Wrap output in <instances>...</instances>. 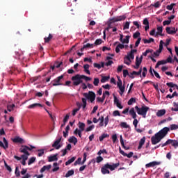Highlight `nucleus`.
Here are the masks:
<instances>
[{
	"label": "nucleus",
	"mask_w": 178,
	"mask_h": 178,
	"mask_svg": "<svg viewBox=\"0 0 178 178\" xmlns=\"http://www.w3.org/2000/svg\"><path fill=\"white\" fill-rule=\"evenodd\" d=\"M120 163H116L113 164H109V163H106L104 165V166L101 168V172L102 175H111V171L113 172V170H115L117 168H119Z\"/></svg>",
	"instance_id": "obj_1"
},
{
	"label": "nucleus",
	"mask_w": 178,
	"mask_h": 178,
	"mask_svg": "<svg viewBox=\"0 0 178 178\" xmlns=\"http://www.w3.org/2000/svg\"><path fill=\"white\" fill-rule=\"evenodd\" d=\"M72 81H73L72 84L73 86H74L75 87H77V86H80V84H81V83H83V76L81 74H76L74 76H73L71 78Z\"/></svg>",
	"instance_id": "obj_2"
},
{
	"label": "nucleus",
	"mask_w": 178,
	"mask_h": 178,
	"mask_svg": "<svg viewBox=\"0 0 178 178\" xmlns=\"http://www.w3.org/2000/svg\"><path fill=\"white\" fill-rule=\"evenodd\" d=\"M29 147L27 145H22V147L19 149L20 152H22V154H25V155L30 156V153H29V151H33V149H35V147L31 145H30Z\"/></svg>",
	"instance_id": "obj_3"
},
{
	"label": "nucleus",
	"mask_w": 178,
	"mask_h": 178,
	"mask_svg": "<svg viewBox=\"0 0 178 178\" xmlns=\"http://www.w3.org/2000/svg\"><path fill=\"white\" fill-rule=\"evenodd\" d=\"M169 144H171L174 148H177L178 147V140H172V139H168L165 143H163L161 145V147H166V145H169Z\"/></svg>",
	"instance_id": "obj_4"
},
{
	"label": "nucleus",
	"mask_w": 178,
	"mask_h": 178,
	"mask_svg": "<svg viewBox=\"0 0 178 178\" xmlns=\"http://www.w3.org/2000/svg\"><path fill=\"white\" fill-rule=\"evenodd\" d=\"M83 97L87 99H89L90 102L95 101V92L92 91H89L88 93H83Z\"/></svg>",
	"instance_id": "obj_5"
},
{
	"label": "nucleus",
	"mask_w": 178,
	"mask_h": 178,
	"mask_svg": "<svg viewBox=\"0 0 178 178\" xmlns=\"http://www.w3.org/2000/svg\"><path fill=\"white\" fill-rule=\"evenodd\" d=\"M169 131H170V128L164 127L156 134L161 138V139H163V138L166 137V135L168 133H169Z\"/></svg>",
	"instance_id": "obj_6"
},
{
	"label": "nucleus",
	"mask_w": 178,
	"mask_h": 178,
	"mask_svg": "<svg viewBox=\"0 0 178 178\" xmlns=\"http://www.w3.org/2000/svg\"><path fill=\"white\" fill-rule=\"evenodd\" d=\"M148 111H149V107L143 106L139 111H138V115H140L143 118H147V112H148Z\"/></svg>",
	"instance_id": "obj_7"
},
{
	"label": "nucleus",
	"mask_w": 178,
	"mask_h": 178,
	"mask_svg": "<svg viewBox=\"0 0 178 178\" xmlns=\"http://www.w3.org/2000/svg\"><path fill=\"white\" fill-rule=\"evenodd\" d=\"M131 59H134V54L129 52L128 55L124 58V63L129 66L130 63H131Z\"/></svg>",
	"instance_id": "obj_8"
},
{
	"label": "nucleus",
	"mask_w": 178,
	"mask_h": 178,
	"mask_svg": "<svg viewBox=\"0 0 178 178\" xmlns=\"http://www.w3.org/2000/svg\"><path fill=\"white\" fill-rule=\"evenodd\" d=\"M162 138L159 136L157 134H155L154 136H152L151 138L152 144L155 145L158 144V143H161Z\"/></svg>",
	"instance_id": "obj_9"
},
{
	"label": "nucleus",
	"mask_w": 178,
	"mask_h": 178,
	"mask_svg": "<svg viewBox=\"0 0 178 178\" xmlns=\"http://www.w3.org/2000/svg\"><path fill=\"white\" fill-rule=\"evenodd\" d=\"M62 79H63V75H61L57 78H56L55 79H54L51 81V84L54 87H56V86H62V83H60V81L62 80Z\"/></svg>",
	"instance_id": "obj_10"
},
{
	"label": "nucleus",
	"mask_w": 178,
	"mask_h": 178,
	"mask_svg": "<svg viewBox=\"0 0 178 178\" xmlns=\"http://www.w3.org/2000/svg\"><path fill=\"white\" fill-rule=\"evenodd\" d=\"M60 141H62V136H60L58 139L54 141L52 147L56 149H59L62 147V145H60Z\"/></svg>",
	"instance_id": "obj_11"
},
{
	"label": "nucleus",
	"mask_w": 178,
	"mask_h": 178,
	"mask_svg": "<svg viewBox=\"0 0 178 178\" xmlns=\"http://www.w3.org/2000/svg\"><path fill=\"white\" fill-rule=\"evenodd\" d=\"M0 147L4 149H8V148H9V143L6 138H3V141H0Z\"/></svg>",
	"instance_id": "obj_12"
},
{
	"label": "nucleus",
	"mask_w": 178,
	"mask_h": 178,
	"mask_svg": "<svg viewBox=\"0 0 178 178\" xmlns=\"http://www.w3.org/2000/svg\"><path fill=\"white\" fill-rule=\"evenodd\" d=\"M165 31L167 33V34H176V33H177V29L175 28V27H166L165 28Z\"/></svg>",
	"instance_id": "obj_13"
},
{
	"label": "nucleus",
	"mask_w": 178,
	"mask_h": 178,
	"mask_svg": "<svg viewBox=\"0 0 178 178\" xmlns=\"http://www.w3.org/2000/svg\"><path fill=\"white\" fill-rule=\"evenodd\" d=\"M157 165H161L160 161H152L149 163H147L145 165L146 169H148V168H154V166H156Z\"/></svg>",
	"instance_id": "obj_14"
},
{
	"label": "nucleus",
	"mask_w": 178,
	"mask_h": 178,
	"mask_svg": "<svg viewBox=\"0 0 178 178\" xmlns=\"http://www.w3.org/2000/svg\"><path fill=\"white\" fill-rule=\"evenodd\" d=\"M143 24H144L145 26V31H148L149 30V22L148 21L147 18H145L143 19Z\"/></svg>",
	"instance_id": "obj_15"
},
{
	"label": "nucleus",
	"mask_w": 178,
	"mask_h": 178,
	"mask_svg": "<svg viewBox=\"0 0 178 178\" xmlns=\"http://www.w3.org/2000/svg\"><path fill=\"white\" fill-rule=\"evenodd\" d=\"M55 161H58V154H54L53 156H50L48 157L49 162H54Z\"/></svg>",
	"instance_id": "obj_16"
},
{
	"label": "nucleus",
	"mask_w": 178,
	"mask_h": 178,
	"mask_svg": "<svg viewBox=\"0 0 178 178\" xmlns=\"http://www.w3.org/2000/svg\"><path fill=\"white\" fill-rule=\"evenodd\" d=\"M13 143H19V144H23V142L24 141L23 140V138L19 137V136H17L15 138H14L13 140H12Z\"/></svg>",
	"instance_id": "obj_17"
},
{
	"label": "nucleus",
	"mask_w": 178,
	"mask_h": 178,
	"mask_svg": "<svg viewBox=\"0 0 178 178\" xmlns=\"http://www.w3.org/2000/svg\"><path fill=\"white\" fill-rule=\"evenodd\" d=\"M37 106H40V108H42V104L40 103H35L33 104H31L28 106L29 109H34L35 108H37Z\"/></svg>",
	"instance_id": "obj_18"
},
{
	"label": "nucleus",
	"mask_w": 178,
	"mask_h": 178,
	"mask_svg": "<svg viewBox=\"0 0 178 178\" xmlns=\"http://www.w3.org/2000/svg\"><path fill=\"white\" fill-rule=\"evenodd\" d=\"M52 168V165L51 164L47 165H44L40 170V173H44L45 170H49Z\"/></svg>",
	"instance_id": "obj_19"
},
{
	"label": "nucleus",
	"mask_w": 178,
	"mask_h": 178,
	"mask_svg": "<svg viewBox=\"0 0 178 178\" xmlns=\"http://www.w3.org/2000/svg\"><path fill=\"white\" fill-rule=\"evenodd\" d=\"M145 144V136L143 137L140 142H139V145L138 147V149H141L143 148V145Z\"/></svg>",
	"instance_id": "obj_20"
},
{
	"label": "nucleus",
	"mask_w": 178,
	"mask_h": 178,
	"mask_svg": "<svg viewBox=\"0 0 178 178\" xmlns=\"http://www.w3.org/2000/svg\"><path fill=\"white\" fill-rule=\"evenodd\" d=\"M68 141L69 143L74 144V145H76L77 144V138H76L75 136H71L68 139Z\"/></svg>",
	"instance_id": "obj_21"
},
{
	"label": "nucleus",
	"mask_w": 178,
	"mask_h": 178,
	"mask_svg": "<svg viewBox=\"0 0 178 178\" xmlns=\"http://www.w3.org/2000/svg\"><path fill=\"white\" fill-rule=\"evenodd\" d=\"M129 115L132 117V119H136L137 114L136 113V111H134V108H131L129 110Z\"/></svg>",
	"instance_id": "obj_22"
},
{
	"label": "nucleus",
	"mask_w": 178,
	"mask_h": 178,
	"mask_svg": "<svg viewBox=\"0 0 178 178\" xmlns=\"http://www.w3.org/2000/svg\"><path fill=\"white\" fill-rule=\"evenodd\" d=\"M124 48V44L119 43L115 48V52L119 54L120 52V49H123Z\"/></svg>",
	"instance_id": "obj_23"
},
{
	"label": "nucleus",
	"mask_w": 178,
	"mask_h": 178,
	"mask_svg": "<svg viewBox=\"0 0 178 178\" xmlns=\"http://www.w3.org/2000/svg\"><path fill=\"white\" fill-rule=\"evenodd\" d=\"M165 113H166V110H165V109L159 110L156 113V116H158V118H161V117L163 116V115H165Z\"/></svg>",
	"instance_id": "obj_24"
},
{
	"label": "nucleus",
	"mask_w": 178,
	"mask_h": 178,
	"mask_svg": "<svg viewBox=\"0 0 178 178\" xmlns=\"http://www.w3.org/2000/svg\"><path fill=\"white\" fill-rule=\"evenodd\" d=\"M52 38H54V36L52 35V34L50 33L48 37H45L44 38V42L46 44H48V42H49V41H51L52 40Z\"/></svg>",
	"instance_id": "obj_25"
},
{
	"label": "nucleus",
	"mask_w": 178,
	"mask_h": 178,
	"mask_svg": "<svg viewBox=\"0 0 178 178\" xmlns=\"http://www.w3.org/2000/svg\"><path fill=\"white\" fill-rule=\"evenodd\" d=\"M83 69H84V72L85 73H86L87 74H90V65L88 64H86L83 65Z\"/></svg>",
	"instance_id": "obj_26"
},
{
	"label": "nucleus",
	"mask_w": 178,
	"mask_h": 178,
	"mask_svg": "<svg viewBox=\"0 0 178 178\" xmlns=\"http://www.w3.org/2000/svg\"><path fill=\"white\" fill-rule=\"evenodd\" d=\"M157 31L158 32H156V35H163V34H162V32L163 31V28L162 26H158Z\"/></svg>",
	"instance_id": "obj_27"
},
{
	"label": "nucleus",
	"mask_w": 178,
	"mask_h": 178,
	"mask_svg": "<svg viewBox=\"0 0 178 178\" xmlns=\"http://www.w3.org/2000/svg\"><path fill=\"white\" fill-rule=\"evenodd\" d=\"M143 72V69H140L138 72H136V71H133L131 73V75H136V76H140L141 77V73Z\"/></svg>",
	"instance_id": "obj_28"
},
{
	"label": "nucleus",
	"mask_w": 178,
	"mask_h": 178,
	"mask_svg": "<svg viewBox=\"0 0 178 178\" xmlns=\"http://www.w3.org/2000/svg\"><path fill=\"white\" fill-rule=\"evenodd\" d=\"M141 62H143V56H140V58H139L138 56H136V65H141Z\"/></svg>",
	"instance_id": "obj_29"
},
{
	"label": "nucleus",
	"mask_w": 178,
	"mask_h": 178,
	"mask_svg": "<svg viewBox=\"0 0 178 178\" xmlns=\"http://www.w3.org/2000/svg\"><path fill=\"white\" fill-rule=\"evenodd\" d=\"M73 175H74V170H68L67 172L65 175V177H70V176H73Z\"/></svg>",
	"instance_id": "obj_30"
},
{
	"label": "nucleus",
	"mask_w": 178,
	"mask_h": 178,
	"mask_svg": "<svg viewBox=\"0 0 178 178\" xmlns=\"http://www.w3.org/2000/svg\"><path fill=\"white\" fill-rule=\"evenodd\" d=\"M79 130L81 131H84V129L86 127V124L79 122Z\"/></svg>",
	"instance_id": "obj_31"
},
{
	"label": "nucleus",
	"mask_w": 178,
	"mask_h": 178,
	"mask_svg": "<svg viewBox=\"0 0 178 178\" xmlns=\"http://www.w3.org/2000/svg\"><path fill=\"white\" fill-rule=\"evenodd\" d=\"M155 40L154 38H150L149 40L143 39L144 44H151V42H154Z\"/></svg>",
	"instance_id": "obj_32"
},
{
	"label": "nucleus",
	"mask_w": 178,
	"mask_h": 178,
	"mask_svg": "<svg viewBox=\"0 0 178 178\" xmlns=\"http://www.w3.org/2000/svg\"><path fill=\"white\" fill-rule=\"evenodd\" d=\"M175 97H178V93L177 92H174L172 95H167L166 98L172 99V98H175Z\"/></svg>",
	"instance_id": "obj_33"
},
{
	"label": "nucleus",
	"mask_w": 178,
	"mask_h": 178,
	"mask_svg": "<svg viewBox=\"0 0 178 178\" xmlns=\"http://www.w3.org/2000/svg\"><path fill=\"white\" fill-rule=\"evenodd\" d=\"M76 161V157H72L70 159H69L67 161L65 162V165L67 166L68 165H70V163H73V161Z\"/></svg>",
	"instance_id": "obj_34"
},
{
	"label": "nucleus",
	"mask_w": 178,
	"mask_h": 178,
	"mask_svg": "<svg viewBox=\"0 0 178 178\" xmlns=\"http://www.w3.org/2000/svg\"><path fill=\"white\" fill-rule=\"evenodd\" d=\"M109 137V134H103L101 136H99V141H104V138H108Z\"/></svg>",
	"instance_id": "obj_35"
},
{
	"label": "nucleus",
	"mask_w": 178,
	"mask_h": 178,
	"mask_svg": "<svg viewBox=\"0 0 178 178\" xmlns=\"http://www.w3.org/2000/svg\"><path fill=\"white\" fill-rule=\"evenodd\" d=\"M53 166L54 167L52 169V172H58L59 170V166H58V163H54Z\"/></svg>",
	"instance_id": "obj_36"
},
{
	"label": "nucleus",
	"mask_w": 178,
	"mask_h": 178,
	"mask_svg": "<svg viewBox=\"0 0 178 178\" xmlns=\"http://www.w3.org/2000/svg\"><path fill=\"white\" fill-rule=\"evenodd\" d=\"M109 79H111V76H102V79H101V83H106V81H108V80H109Z\"/></svg>",
	"instance_id": "obj_37"
},
{
	"label": "nucleus",
	"mask_w": 178,
	"mask_h": 178,
	"mask_svg": "<svg viewBox=\"0 0 178 178\" xmlns=\"http://www.w3.org/2000/svg\"><path fill=\"white\" fill-rule=\"evenodd\" d=\"M154 52V50L152 49H147L145 52L143 53V56H147L148 54H152Z\"/></svg>",
	"instance_id": "obj_38"
},
{
	"label": "nucleus",
	"mask_w": 178,
	"mask_h": 178,
	"mask_svg": "<svg viewBox=\"0 0 178 178\" xmlns=\"http://www.w3.org/2000/svg\"><path fill=\"white\" fill-rule=\"evenodd\" d=\"M130 40V36L127 35L124 39L122 40V44H129V41Z\"/></svg>",
	"instance_id": "obj_39"
},
{
	"label": "nucleus",
	"mask_w": 178,
	"mask_h": 178,
	"mask_svg": "<svg viewBox=\"0 0 178 178\" xmlns=\"http://www.w3.org/2000/svg\"><path fill=\"white\" fill-rule=\"evenodd\" d=\"M133 104H136V98L132 97L128 101V105H133Z\"/></svg>",
	"instance_id": "obj_40"
},
{
	"label": "nucleus",
	"mask_w": 178,
	"mask_h": 178,
	"mask_svg": "<svg viewBox=\"0 0 178 178\" xmlns=\"http://www.w3.org/2000/svg\"><path fill=\"white\" fill-rule=\"evenodd\" d=\"M122 20H126V17L125 15H121V16H118L117 17V20L118 22H122Z\"/></svg>",
	"instance_id": "obj_41"
},
{
	"label": "nucleus",
	"mask_w": 178,
	"mask_h": 178,
	"mask_svg": "<svg viewBox=\"0 0 178 178\" xmlns=\"http://www.w3.org/2000/svg\"><path fill=\"white\" fill-rule=\"evenodd\" d=\"M120 126H121L122 127H123L124 129H129V127H130V126H129V125L127 124V122H121V123H120Z\"/></svg>",
	"instance_id": "obj_42"
},
{
	"label": "nucleus",
	"mask_w": 178,
	"mask_h": 178,
	"mask_svg": "<svg viewBox=\"0 0 178 178\" xmlns=\"http://www.w3.org/2000/svg\"><path fill=\"white\" fill-rule=\"evenodd\" d=\"M97 102H104V101H105V94H103L102 97H97Z\"/></svg>",
	"instance_id": "obj_43"
},
{
	"label": "nucleus",
	"mask_w": 178,
	"mask_h": 178,
	"mask_svg": "<svg viewBox=\"0 0 178 178\" xmlns=\"http://www.w3.org/2000/svg\"><path fill=\"white\" fill-rule=\"evenodd\" d=\"M173 6H176V3H172L170 5L167 6L166 9H168V10H172L173 9Z\"/></svg>",
	"instance_id": "obj_44"
},
{
	"label": "nucleus",
	"mask_w": 178,
	"mask_h": 178,
	"mask_svg": "<svg viewBox=\"0 0 178 178\" xmlns=\"http://www.w3.org/2000/svg\"><path fill=\"white\" fill-rule=\"evenodd\" d=\"M130 28V22H127L123 27V30H129V29Z\"/></svg>",
	"instance_id": "obj_45"
},
{
	"label": "nucleus",
	"mask_w": 178,
	"mask_h": 178,
	"mask_svg": "<svg viewBox=\"0 0 178 178\" xmlns=\"http://www.w3.org/2000/svg\"><path fill=\"white\" fill-rule=\"evenodd\" d=\"M13 108H15V104L7 106V110L8 111V112H12V111L13 110Z\"/></svg>",
	"instance_id": "obj_46"
},
{
	"label": "nucleus",
	"mask_w": 178,
	"mask_h": 178,
	"mask_svg": "<svg viewBox=\"0 0 178 178\" xmlns=\"http://www.w3.org/2000/svg\"><path fill=\"white\" fill-rule=\"evenodd\" d=\"M93 84H94V86H95V87H97V86L99 84V79L95 78L94 81H93Z\"/></svg>",
	"instance_id": "obj_47"
},
{
	"label": "nucleus",
	"mask_w": 178,
	"mask_h": 178,
	"mask_svg": "<svg viewBox=\"0 0 178 178\" xmlns=\"http://www.w3.org/2000/svg\"><path fill=\"white\" fill-rule=\"evenodd\" d=\"M120 141L122 148H126V146L124 145V140H123V137L122 136H120Z\"/></svg>",
	"instance_id": "obj_48"
},
{
	"label": "nucleus",
	"mask_w": 178,
	"mask_h": 178,
	"mask_svg": "<svg viewBox=\"0 0 178 178\" xmlns=\"http://www.w3.org/2000/svg\"><path fill=\"white\" fill-rule=\"evenodd\" d=\"M38 156H40V157L42 156V155H44V149H38Z\"/></svg>",
	"instance_id": "obj_49"
},
{
	"label": "nucleus",
	"mask_w": 178,
	"mask_h": 178,
	"mask_svg": "<svg viewBox=\"0 0 178 178\" xmlns=\"http://www.w3.org/2000/svg\"><path fill=\"white\" fill-rule=\"evenodd\" d=\"M35 162V157H31L28 162V165H31Z\"/></svg>",
	"instance_id": "obj_50"
},
{
	"label": "nucleus",
	"mask_w": 178,
	"mask_h": 178,
	"mask_svg": "<svg viewBox=\"0 0 178 178\" xmlns=\"http://www.w3.org/2000/svg\"><path fill=\"white\" fill-rule=\"evenodd\" d=\"M101 154H106L107 155L108 151L106 149H103L102 150H99L97 153V155H101Z\"/></svg>",
	"instance_id": "obj_51"
},
{
	"label": "nucleus",
	"mask_w": 178,
	"mask_h": 178,
	"mask_svg": "<svg viewBox=\"0 0 178 178\" xmlns=\"http://www.w3.org/2000/svg\"><path fill=\"white\" fill-rule=\"evenodd\" d=\"M99 120H100L99 126L100 127H102L104 126V116H102L101 118H99Z\"/></svg>",
	"instance_id": "obj_52"
},
{
	"label": "nucleus",
	"mask_w": 178,
	"mask_h": 178,
	"mask_svg": "<svg viewBox=\"0 0 178 178\" xmlns=\"http://www.w3.org/2000/svg\"><path fill=\"white\" fill-rule=\"evenodd\" d=\"M82 80H85L86 81H91V77H88L86 75H82Z\"/></svg>",
	"instance_id": "obj_53"
},
{
	"label": "nucleus",
	"mask_w": 178,
	"mask_h": 178,
	"mask_svg": "<svg viewBox=\"0 0 178 178\" xmlns=\"http://www.w3.org/2000/svg\"><path fill=\"white\" fill-rule=\"evenodd\" d=\"M83 48H94V44L87 43L86 44L83 45Z\"/></svg>",
	"instance_id": "obj_54"
},
{
	"label": "nucleus",
	"mask_w": 178,
	"mask_h": 178,
	"mask_svg": "<svg viewBox=\"0 0 178 178\" xmlns=\"http://www.w3.org/2000/svg\"><path fill=\"white\" fill-rule=\"evenodd\" d=\"M170 130H177L178 125H176L175 124H172L170 125Z\"/></svg>",
	"instance_id": "obj_55"
},
{
	"label": "nucleus",
	"mask_w": 178,
	"mask_h": 178,
	"mask_svg": "<svg viewBox=\"0 0 178 178\" xmlns=\"http://www.w3.org/2000/svg\"><path fill=\"white\" fill-rule=\"evenodd\" d=\"M102 44V39H97L95 42V45H101Z\"/></svg>",
	"instance_id": "obj_56"
},
{
	"label": "nucleus",
	"mask_w": 178,
	"mask_h": 178,
	"mask_svg": "<svg viewBox=\"0 0 178 178\" xmlns=\"http://www.w3.org/2000/svg\"><path fill=\"white\" fill-rule=\"evenodd\" d=\"M4 165L7 170H8V172H12V168H10V166H9L8 163H6V161H4Z\"/></svg>",
	"instance_id": "obj_57"
},
{
	"label": "nucleus",
	"mask_w": 178,
	"mask_h": 178,
	"mask_svg": "<svg viewBox=\"0 0 178 178\" xmlns=\"http://www.w3.org/2000/svg\"><path fill=\"white\" fill-rule=\"evenodd\" d=\"M69 118H70V113H68L65 116L63 119V123H66L67 120H69Z\"/></svg>",
	"instance_id": "obj_58"
},
{
	"label": "nucleus",
	"mask_w": 178,
	"mask_h": 178,
	"mask_svg": "<svg viewBox=\"0 0 178 178\" xmlns=\"http://www.w3.org/2000/svg\"><path fill=\"white\" fill-rule=\"evenodd\" d=\"M170 23H172V21L170 20H165L163 22V26H169V24H170Z\"/></svg>",
	"instance_id": "obj_59"
},
{
	"label": "nucleus",
	"mask_w": 178,
	"mask_h": 178,
	"mask_svg": "<svg viewBox=\"0 0 178 178\" xmlns=\"http://www.w3.org/2000/svg\"><path fill=\"white\" fill-rule=\"evenodd\" d=\"M166 86H168V87H170L171 88H175V86H176V84L173 83V82H168L166 83Z\"/></svg>",
	"instance_id": "obj_60"
},
{
	"label": "nucleus",
	"mask_w": 178,
	"mask_h": 178,
	"mask_svg": "<svg viewBox=\"0 0 178 178\" xmlns=\"http://www.w3.org/2000/svg\"><path fill=\"white\" fill-rule=\"evenodd\" d=\"M151 6H154V8H159V6H161V2L157 1L154 4H151Z\"/></svg>",
	"instance_id": "obj_61"
},
{
	"label": "nucleus",
	"mask_w": 178,
	"mask_h": 178,
	"mask_svg": "<svg viewBox=\"0 0 178 178\" xmlns=\"http://www.w3.org/2000/svg\"><path fill=\"white\" fill-rule=\"evenodd\" d=\"M113 116H120V112L116 110L113 112Z\"/></svg>",
	"instance_id": "obj_62"
},
{
	"label": "nucleus",
	"mask_w": 178,
	"mask_h": 178,
	"mask_svg": "<svg viewBox=\"0 0 178 178\" xmlns=\"http://www.w3.org/2000/svg\"><path fill=\"white\" fill-rule=\"evenodd\" d=\"M94 127H95V126L94 124L88 127L86 129V131H91V130H92V129H94Z\"/></svg>",
	"instance_id": "obj_63"
},
{
	"label": "nucleus",
	"mask_w": 178,
	"mask_h": 178,
	"mask_svg": "<svg viewBox=\"0 0 178 178\" xmlns=\"http://www.w3.org/2000/svg\"><path fill=\"white\" fill-rule=\"evenodd\" d=\"M140 37V33L138 31H136L135 33L133 35L134 38H138Z\"/></svg>",
	"instance_id": "obj_64"
}]
</instances>
